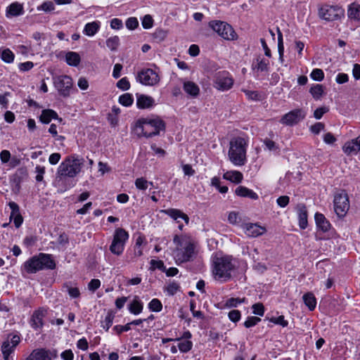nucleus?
I'll use <instances>...</instances> for the list:
<instances>
[{
  "mask_svg": "<svg viewBox=\"0 0 360 360\" xmlns=\"http://www.w3.org/2000/svg\"><path fill=\"white\" fill-rule=\"evenodd\" d=\"M63 288L71 298H77L80 296V291L77 287L72 286L70 283H65Z\"/></svg>",
  "mask_w": 360,
  "mask_h": 360,
  "instance_id": "38",
  "label": "nucleus"
},
{
  "mask_svg": "<svg viewBox=\"0 0 360 360\" xmlns=\"http://www.w3.org/2000/svg\"><path fill=\"white\" fill-rule=\"evenodd\" d=\"M253 314L262 316L264 314V307L262 303L254 304L252 307Z\"/></svg>",
  "mask_w": 360,
  "mask_h": 360,
  "instance_id": "57",
  "label": "nucleus"
},
{
  "mask_svg": "<svg viewBox=\"0 0 360 360\" xmlns=\"http://www.w3.org/2000/svg\"><path fill=\"white\" fill-rule=\"evenodd\" d=\"M176 340L180 341L178 345V348L181 352L186 353L192 349L193 342L191 340H182L181 338H178Z\"/></svg>",
  "mask_w": 360,
  "mask_h": 360,
  "instance_id": "39",
  "label": "nucleus"
},
{
  "mask_svg": "<svg viewBox=\"0 0 360 360\" xmlns=\"http://www.w3.org/2000/svg\"><path fill=\"white\" fill-rule=\"evenodd\" d=\"M305 305L309 311H314L316 306V299L312 292H307L302 297Z\"/></svg>",
  "mask_w": 360,
  "mask_h": 360,
  "instance_id": "35",
  "label": "nucleus"
},
{
  "mask_svg": "<svg viewBox=\"0 0 360 360\" xmlns=\"http://www.w3.org/2000/svg\"><path fill=\"white\" fill-rule=\"evenodd\" d=\"M139 25V21L136 18L131 17L127 20L126 21V27L129 30H134Z\"/></svg>",
  "mask_w": 360,
  "mask_h": 360,
  "instance_id": "62",
  "label": "nucleus"
},
{
  "mask_svg": "<svg viewBox=\"0 0 360 360\" xmlns=\"http://www.w3.org/2000/svg\"><path fill=\"white\" fill-rule=\"evenodd\" d=\"M236 194L240 197H247L252 200H257L258 195L252 190L245 186H238L235 191Z\"/></svg>",
  "mask_w": 360,
  "mask_h": 360,
  "instance_id": "29",
  "label": "nucleus"
},
{
  "mask_svg": "<svg viewBox=\"0 0 360 360\" xmlns=\"http://www.w3.org/2000/svg\"><path fill=\"white\" fill-rule=\"evenodd\" d=\"M278 51L279 54V60L283 63V54H284V46L283 42V36L279 29H278Z\"/></svg>",
  "mask_w": 360,
  "mask_h": 360,
  "instance_id": "48",
  "label": "nucleus"
},
{
  "mask_svg": "<svg viewBox=\"0 0 360 360\" xmlns=\"http://www.w3.org/2000/svg\"><path fill=\"white\" fill-rule=\"evenodd\" d=\"M263 143L266 147V149H268L270 151H279V147L272 140L269 139H265L263 141Z\"/></svg>",
  "mask_w": 360,
  "mask_h": 360,
  "instance_id": "53",
  "label": "nucleus"
},
{
  "mask_svg": "<svg viewBox=\"0 0 360 360\" xmlns=\"http://www.w3.org/2000/svg\"><path fill=\"white\" fill-rule=\"evenodd\" d=\"M248 141L242 137L232 139L228 151L229 160L236 167H242L247 162Z\"/></svg>",
  "mask_w": 360,
  "mask_h": 360,
  "instance_id": "3",
  "label": "nucleus"
},
{
  "mask_svg": "<svg viewBox=\"0 0 360 360\" xmlns=\"http://www.w3.org/2000/svg\"><path fill=\"white\" fill-rule=\"evenodd\" d=\"M150 265V271H154L158 269L163 272L165 270V266L162 260L151 259Z\"/></svg>",
  "mask_w": 360,
  "mask_h": 360,
  "instance_id": "49",
  "label": "nucleus"
},
{
  "mask_svg": "<svg viewBox=\"0 0 360 360\" xmlns=\"http://www.w3.org/2000/svg\"><path fill=\"white\" fill-rule=\"evenodd\" d=\"M245 300H246L245 298L240 299L238 297H236V298L231 297V298L226 300V301L225 302L224 307H226V308L236 307L238 304H240L241 303H245Z\"/></svg>",
  "mask_w": 360,
  "mask_h": 360,
  "instance_id": "40",
  "label": "nucleus"
},
{
  "mask_svg": "<svg viewBox=\"0 0 360 360\" xmlns=\"http://www.w3.org/2000/svg\"><path fill=\"white\" fill-rule=\"evenodd\" d=\"M65 61L69 65L77 67L80 63L81 58L78 53L69 51L65 55Z\"/></svg>",
  "mask_w": 360,
  "mask_h": 360,
  "instance_id": "31",
  "label": "nucleus"
},
{
  "mask_svg": "<svg viewBox=\"0 0 360 360\" xmlns=\"http://www.w3.org/2000/svg\"><path fill=\"white\" fill-rule=\"evenodd\" d=\"M247 98L252 101H259L260 100V96L259 93L256 91H249V90H243Z\"/></svg>",
  "mask_w": 360,
  "mask_h": 360,
  "instance_id": "59",
  "label": "nucleus"
},
{
  "mask_svg": "<svg viewBox=\"0 0 360 360\" xmlns=\"http://www.w3.org/2000/svg\"><path fill=\"white\" fill-rule=\"evenodd\" d=\"M223 178L233 183L239 184L242 181L243 176L239 171L231 170L225 172L223 175Z\"/></svg>",
  "mask_w": 360,
  "mask_h": 360,
  "instance_id": "27",
  "label": "nucleus"
},
{
  "mask_svg": "<svg viewBox=\"0 0 360 360\" xmlns=\"http://www.w3.org/2000/svg\"><path fill=\"white\" fill-rule=\"evenodd\" d=\"M34 68V63L32 61H27L18 64V69L21 72H27Z\"/></svg>",
  "mask_w": 360,
  "mask_h": 360,
  "instance_id": "61",
  "label": "nucleus"
},
{
  "mask_svg": "<svg viewBox=\"0 0 360 360\" xmlns=\"http://www.w3.org/2000/svg\"><path fill=\"white\" fill-rule=\"evenodd\" d=\"M117 87L122 91H127L130 89V83L127 77H124L120 79L116 84Z\"/></svg>",
  "mask_w": 360,
  "mask_h": 360,
  "instance_id": "52",
  "label": "nucleus"
},
{
  "mask_svg": "<svg viewBox=\"0 0 360 360\" xmlns=\"http://www.w3.org/2000/svg\"><path fill=\"white\" fill-rule=\"evenodd\" d=\"M153 185V182L148 181L145 178H138L135 181V186L136 188L145 191L148 188V185Z\"/></svg>",
  "mask_w": 360,
  "mask_h": 360,
  "instance_id": "47",
  "label": "nucleus"
},
{
  "mask_svg": "<svg viewBox=\"0 0 360 360\" xmlns=\"http://www.w3.org/2000/svg\"><path fill=\"white\" fill-rule=\"evenodd\" d=\"M53 82L60 96L63 97L70 96L73 85L72 79L70 76L63 75L53 76Z\"/></svg>",
  "mask_w": 360,
  "mask_h": 360,
  "instance_id": "10",
  "label": "nucleus"
},
{
  "mask_svg": "<svg viewBox=\"0 0 360 360\" xmlns=\"http://www.w3.org/2000/svg\"><path fill=\"white\" fill-rule=\"evenodd\" d=\"M309 91L316 100H319L323 95V87L321 84H315L311 87Z\"/></svg>",
  "mask_w": 360,
  "mask_h": 360,
  "instance_id": "43",
  "label": "nucleus"
},
{
  "mask_svg": "<svg viewBox=\"0 0 360 360\" xmlns=\"http://www.w3.org/2000/svg\"><path fill=\"white\" fill-rule=\"evenodd\" d=\"M8 205L11 210L10 219H13L15 227L19 228L23 222V218L20 213L19 206L14 202H10Z\"/></svg>",
  "mask_w": 360,
  "mask_h": 360,
  "instance_id": "22",
  "label": "nucleus"
},
{
  "mask_svg": "<svg viewBox=\"0 0 360 360\" xmlns=\"http://www.w3.org/2000/svg\"><path fill=\"white\" fill-rule=\"evenodd\" d=\"M310 77L313 80L322 81L324 78V73L321 69L316 68L312 70L310 74Z\"/></svg>",
  "mask_w": 360,
  "mask_h": 360,
  "instance_id": "51",
  "label": "nucleus"
},
{
  "mask_svg": "<svg viewBox=\"0 0 360 360\" xmlns=\"http://www.w3.org/2000/svg\"><path fill=\"white\" fill-rule=\"evenodd\" d=\"M129 311L131 314L138 315L141 314L143 309V304L137 297H136L128 307Z\"/></svg>",
  "mask_w": 360,
  "mask_h": 360,
  "instance_id": "34",
  "label": "nucleus"
},
{
  "mask_svg": "<svg viewBox=\"0 0 360 360\" xmlns=\"http://www.w3.org/2000/svg\"><path fill=\"white\" fill-rule=\"evenodd\" d=\"M167 36V32L163 29H156L153 33V38L158 42L162 41Z\"/></svg>",
  "mask_w": 360,
  "mask_h": 360,
  "instance_id": "50",
  "label": "nucleus"
},
{
  "mask_svg": "<svg viewBox=\"0 0 360 360\" xmlns=\"http://www.w3.org/2000/svg\"><path fill=\"white\" fill-rule=\"evenodd\" d=\"M47 315V309L39 307L34 310L29 320L30 327L35 331H40L44 325V319Z\"/></svg>",
  "mask_w": 360,
  "mask_h": 360,
  "instance_id": "13",
  "label": "nucleus"
},
{
  "mask_svg": "<svg viewBox=\"0 0 360 360\" xmlns=\"http://www.w3.org/2000/svg\"><path fill=\"white\" fill-rule=\"evenodd\" d=\"M164 213H165L167 215L170 217L174 220L176 221L177 223H179V217H184L185 218V223L186 224H188L189 223V217L187 214L184 213L180 210L177 209H168L162 211Z\"/></svg>",
  "mask_w": 360,
  "mask_h": 360,
  "instance_id": "26",
  "label": "nucleus"
},
{
  "mask_svg": "<svg viewBox=\"0 0 360 360\" xmlns=\"http://www.w3.org/2000/svg\"><path fill=\"white\" fill-rule=\"evenodd\" d=\"M232 257L229 256H215L212 260V275L214 278L220 282H226L231 278L234 269Z\"/></svg>",
  "mask_w": 360,
  "mask_h": 360,
  "instance_id": "4",
  "label": "nucleus"
},
{
  "mask_svg": "<svg viewBox=\"0 0 360 360\" xmlns=\"http://www.w3.org/2000/svg\"><path fill=\"white\" fill-rule=\"evenodd\" d=\"M158 68H143L139 71L136 75V80L137 82L145 86H155L160 81V76Z\"/></svg>",
  "mask_w": 360,
  "mask_h": 360,
  "instance_id": "7",
  "label": "nucleus"
},
{
  "mask_svg": "<svg viewBox=\"0 0 360 360\" xmlns=\"http://www.w3.org/2000/svg\"><path fill=\"white\" fill-rule=\"evenodd\" d=\"M180 285L179 283L173 281H170L166 286L164 287V292L168 296L174 295L178 291L180 290Z\"/></svg>",
  "mask_w": 360,
  "mask_h": 360,
  "instance_id": "36",
  "label": "nucleus"
},
{
  "mask_svg": "<svg viewBox=\"0 0 360 360\" xmlns=\"http://www.w3.org/2000/svg\"><path fill=\"white\" fill-rule=\"evenodd\" d=\"M229 319L233 322H238L241 317V314L239 310L233 309L229 312Z\"/></svg>",
  "mask_w": 360,
  "mask_h": 360,
  "instance_id": "58",
  "label": "nucleus"
},
{
  "mask_svg": "<svg viewBox=\"0 0 360 360\" xmlns=\"http://www.w3.org/2000/svg\"><path fill=\"white\" fill-rule=\"evenodd\" d=\"M120 45V38L117 36H113L106 40V46L111 51H116Z\"/></svg>",
  "mask_w": 360,
  "mask_h": 360,
  "instance_id": "42",
  "label": "nucleus"
},
{
  "mask_svg": "<svg viewBox=\"0 0 360 360\" xmlns=\"http://www.w3.org/2000/svg\"><path fill=\"white\" fill-rule=\"evenodd\" d=\"M37 11H43L44 12L49 13L55 10L54 4L51 1H44L41 5L37 7Z\"/></svg>",
  "mask_w": 360,
  "mask_h": 360,
  "instance_id": "45",
  "label": "nucleus"
},
{
  "mask_svg": "<svg viewBox=\"0 0 360 360\" xmlns=\"http://www.w3.org/2000/svg\"><path fill=\"white\" fill-rule=\"evenodd\" d=\"M11 96V94L8 91L4 93L3 94H0V104L4 108H8V97Z\"/></svg>",
  "mask_w": 360,
  "mask_h": 360,
  "instance_id": "63",
  "label": "nucleus"
},
{
  "mask_svg": "<svg viewBox=\"0 0 360 360\" xmlns=\"http://www.w3.org/2000/svg\"><path fill=\"white\" fill-rule=\"evenodd\" d=\"M148 309L151 311L154 312H159L162 309V304L161 302L157 299L153 298L149 303H148Z\"/></svg>",
  "mask_w": 360,
  "mask_h": 360,
  "instance_id": "46",
  "label": "nucleus"
},
{
  "mask_svg": "<svg viewBox=\"0 0 360 360\" xmlns=\"http://www.w3.org/2000/svg\"><path fill=\"white\" fill-rule=\"evenodd\" d=\"M101 23L98 21L88 22L85 25L83 32L89 37L94 36L100 29Z\"/></svg>",
  "mask_w": 360,
  "mask_h": 360,
  "instance_id": "28",
  "label": "nucleus"
},
{
  "mask_svg": "<svg viewBox=\"0 0 360 360\" xmlns=\"http://www.w3.org/2000/svg\"><path fill=\"white\" fill-rule=\"evenodd\" d=\"M25 360H51V356L49 349L43 348L35 349Z\"/></svg>",
  "mask_w": 360,
  "mask_h": 360,
  "instance_id": "20",
  "label": "nucleus"
},
{
  "mask_svg": "<svg viewBox=\"0 0 360 360\" xmlns=\"http://www.w3.org/2000/svg\"><path fill=\"white\" fill-rule=\"evenodd\" d=\"M349 208L347 194L344 191L337 193L334 197V210L340 217H344Z\"/></svg>",
  "mask_w": 360,
  "mask_h": 360,
  "instance_id": "12",
  "label": "nucleus"
},
{
  "mask_svg": "<svg viewBox=\"0 0 360 360\" xmlns=\"http://www.w3.org/2000/svg\"><path fill=\"white\" fill-rule=\"evenodd\" d=\"M55 267L56 263L51 255L40 253L25 262L22 265V270L30 274H35L44 269H53Z\"/></svg>",
  "mask_w": 360,
  "mask_h": 360,
  "instance_id": "5",
  "label": "nucleus"
},
{
  "mask_svg": "<svg viewBox=\"0 0 360 360\" xmlns=\"http://www.w3.org/2000/svg\"><path fill=\"white\" fill-rule=\"evenodd\" d=\"M20 340L21 337L18 333L9 334L8 339L2 342L1 347L2 354H13Z\"/></svg>",
  "mask_w": 360,
  "mask_h": 360,
  "instance_id": "15",
  "label": "nucleus"
},
{
  "mask_svg": "<svg viewBox=\"0 0 360 360\" xmlns=\"http://www.w3.org/2000/svg\"><path fill=\"white\" fill-rule=\"evenodd\" d=\"M153 20L150 15H146L142 20V26L144 29H150L153 27Z\"/></svg>",
  "mask_w": 360,
  "mask_h": 360,
  "instance_id": "60",
  "label": "nucleus"
},
{
  "mask_svg": "<svg viewBox=\"0 0 360 360\" xmlns=\"http://www.w3.org/2000/svg\"><path fill=\"white\" fill-rule=\"evenodd\" d=\"M296 211L298 217L299 226L302 229H305L307 226V210L304 204H298L296 207Z\"/></svg>",
  "mask_w": 360,
  "mask_h": 360,
  "instance_id": "23",
  "label": "nucleus"
},
{
  "mask_svg": "<svg viewBox=\"0 0 360 360\" xmlns=\"http://www.w3.org/2000/svg\"><path fill=\"white\" fill-rule=\"evenodd\" d=\"M82 162L79 159H66L58 168L59 181H66L67 177L73 178L79 173Z\"/></svg>",
  "mask_w": 360,
  "mask_h": 360,
  "instance_id": "6",
  "label": "nucleus"
},
{
  "mask_svg": "<svg viewBox=\"0 0 360 360\" xmlns=\"http://www.w3.org/2000/svg\"><path fill=\"white\" fill-rule=\"evenodd\" d=\"M165 128V122L159 117H141L134 122L132 131L139 138H150L158 135Z\"/></svg>",
  "mask_w": 360,
  "mask_h": 360,
  "instance_id": "2",
  "label": "nucleus"
},
{
  "mask_svg": "<svg viewBox=\"0 0 360 360\" xmlns=\"http://www.w3.org/2000/svg\"><path fill=\"white\" fill-rule=\"evenodd\" d=\"M343 15L344 11L339 6L323 5L319 10V17L327 21L338 20Z\"/></svg>",
  "mask_w": 360,
  "mask_h": 360,
  "instance_id": "11",
  "label": "nucleus"
},
{
  "mask_svg": "<svg viewBox=\"0 0 360 360\" xmlns=\"http://www.w3.org/2000/svg\"><path fill=\"white\" fill-rule=\"evenodd\" d=\"M342 150L348 155L356 154L360 151V135L356 139L346 142Z\"/></svg>",
  "mask_w": 360,
  "mask_h": 360,
  "instance_id": "19",
  "label": "nucleus"
},
{
  "mask_svg": "<svg viewBox=\"0 0 360 360\" xmlns=\"http://www.w3.org/2000/svg\"><path fill=\"white\" fill-rule=\"evenodd\" d=\"M233 84V79L227 71H221L217 73L214 79V87L220 91H227Z\"/></svg>",
  "mask_w": 360,
  "mask_h": 360,
  "instance_id": "14",
  "label": "nucleus"
},
{
  "mask_svg": "<svg viewBox=\"0 0 360 360\" xmlns=\"http://www.w3.org/2000/svg\"><path fill=\"white\" fill-rule=\"evenodd\" d=\"M261 319L257 316H249L247 320L244 322V326L245 328H250L257 325Z\"/></svg>",
  "mask_w": 360,
  "mask_h": 360,
  "instance_id": "56",
  "label": "nucleus"
},
{
  "mask_svg": "<svg viewBox=\"0 0 360 360\" xmlns=\"http://www.w3.org/2000/svg\"><path fill=\"white\" fill-rule=\"evenodd\" d=\"M245 233L249 237H258L266 232V229L257 224H246L243 226Z\"/></svg>",
  "mask_w": 360,
  "mask_h": 360,
  "instance_id": "18",
  "label": "nucleus"
},
{
  "mask_svg": "<svg viewBox=\"0 0 360 360\" xmlns=\"http://www.w3.org/2000/svg\"><path fill=\"white\" fill-rule=\"evenodd\" d=\"M349 18L354 20H360V5L352 4L349 6L347 11Z\"/></svg>",
  "mask_w": 360,
  "mask_h": 360,
  "instance_id": "37",
  "label": "nucleus"
},
{
  "mask_svg": "<svg viewBox=\"0 0 360 360\" xmlns=\"http://www.w3.org/2000/svg\"><path fill=\"white\" fill-rule=\"evenodd\" d=\"M175 248L172 255L177 264L192 260L197 254V242L189 235H175L173 238Z\"/></svg>",
  "mask_w": 360,
  "mask_h": 360,
  "instance_id": "1",
  "label": "nucleus"
},
{
  "mask_svg": "<svg viewBox=\"0 0 360 360\" xmlns=\"http://www.w3.org/2000/svg\"><path fill=\"white\" fill-rule=\"evenodd\" d=\"M24 13L23 4L18 1H14L9 4L5 11V16L8 19L22 15Z\"/></svg>",
  "mask_w": 360,
  "mask_h": 360,
  "instance_id": "17",
  "label": "nucleus"
},
{
  "mask_svg": "<svg viewBox=\"0 0 360 360\" xmlns=\"http://www.w3.org/2000/svg\"><path fill=\"white\" fill-rule=\"evenodd\" d=\"M0 58L6 63H12L15 59V54L8 48H0Z\"/></svg>",
  "mask_w": 360,
  "mask_h": 360,
  "instance_id": "33",
  "label": "nucleus"
},
{
  "mask_svg": "<svg viewBox=\"0 0 360 360\" xmlns=\"http://www.w3.org/2000/svg\"><path fill=\"white\" fill-rule=\"evenodd\" d=\"M118 101L121 105L129 107L133 104L134 98L131 94L126 93L121 95Z\"/></svg>",
  "mask_w": 360,
  "mask_h": 360,
  "instance_id": "41",
  "label": "nucleus"
},
{
  "mask_svg": "<svg viewBox=\"0 0 360 360\" xmlns=\"http://www.w3.org/2000/svg\"><path fill=\"white\" fill-rule=\"evenodd\" d=\"M315 221L317 227L323 232L328 231L330 228V222L326 219L325 216L321 213H316Z\"/></svg>",
  "mask_w": 360,
  "mask_h": 360,
  "instance_id": "25",
  "label": "nucleus"
},
{
  "mask_svg": "<svg viewBox=\"0 0 360 360\" xmlns=\"http://www.w3.org/2000/svg\"><path fill=\"white\" fill-rule=\"evenodd\" d=\"M155 105L153 97L144 94L136 95V106L139 109L150 108Z\"/></svg>",
  "mask_w": 360,
  "mask_h": 360,
  "instance_id": "21",
  "label": "nucleus"
},
{
  "mask_svg": "<svg viewBox=\"0 0 360 360\" xmlns=\"http://www.w3.org/2000/svg\"><path fill=\"white\" fill-rule=\"evenodd\" d=\"M35 172L37 175L35 179L37 182H41L44 180V174H45V167L40 165H37L35 167Z\"/></svg>",
  "mask_w": 360,
  "mask_h": 360,
  "instance_id": "55",
  "label": "nucleus"
},
{
  "mask_svg": "<svg viewBox=\"0 0 360 360\" xmlns=\"http://www.w3.org/2000/svg\"><path fill=\"white\" fill-rule=\"evenodd\" d=\"M184 90L192 96H197L199 94L200 89L193 82L187 81L184 83Z\"/></svg>",
  "mask_w": 360,
  "mask_h": 360,
  "instance_id": "32",
  "label": "nucleus"
},
{
  "mask_svg": "<svg viewBox=\"0 0 360 360\" xmlns=\"http://www.w3.org/2000/svg\"><path fill=\"white\" fill-rule=\"evenodd\" d=\"M129 238L128 233L122 228L115 230L113 239L110 245V251L117 256L121 255L124 250L125 243Z\"/></svg>",
  "mask_w": 360,
  "mask_h": 360,
  "instance_id": "8",
  "label": "nucleus"
},
{
  "mask_svg": "<svg viewBox=\"0 0 360 360\" xmlns=\"http://www.w3.org/2000/svg\"><path fill=\"white\" fill-rule=\"evenodd\" d=\"M39 118L42 123L49 124L51 120L58 119V114L51 109L43 110Z\"/></svg>",
  "mask_w": 360,
  "mask_h": 360,
  "instance_id": "30",
  "label": "nucleus"
},
{
  "mask_svg": "<svg viewBox=\"0 0 360 360\" xmlns=\"http://www.w3.org/2000/svg\"><path fill=\"white\" fill-rule=\"evenodd\" d=\"M252 68L257 72H269V60L264 57L259 56L252 62Z\"/></svg>",
  "mask_w": 360,
  "mask_h": 360,
  "instance_id": "24",
  "label": "nucleus"
},
{
  "mask_svg": "<svg viewBox=\"0 0 360 360\" xmlns=\"http://www.w3.org/2000/svg\"><path fill=\"white\" fill-rule=\"evenodd\" d=\"M228 221L232 224H238L240 221L238 213L235 211L230 212L228 215Z\"/></svg>",
  "mask_w": 360,
  "mask_h": 360,
  "instance_id": "64",
  "label": "nucleus"
},
{
  "mask_svg": "<svg viewBox=\"0 0 360 360\" xmlns=\"http://www.w3.org/2000/svg\"><path fill=\"white\" fill-rule=\"evenodd\" d=\"M209 25L214 32L224 39L234 40L237 38V34L233 27L225 22L213 20L209 23Z\"/></svg>",
  "mask_w": 360,
  "mask_h": 360,
  "instance_id": "9",
  "label": "nucleus"
},
{
  "mask_svg": "<svg viewBox=\"0 0 360 360\" xmlns=\"http://www.w3.org/2000/svg\"><path fill=\"white\" fill-rule=\"evenodd\" d=\"M269 321L274 324L280 325L283 327H286L288 325V321L285 320L284 316L282 315L278 317H271L269 319Z\"/></svg>",
  "mask_w": 360,
  "mask_h": 360,
  "instance_id": "54",
  "label": "nucleus"
},
{
  "mask_svg": "<svg viewBox=\"0 0 360 360\" xmlns=\"http://www.w3.org/2000/svg\"><path fill=\"white\" fill-rule=\"evenodd\" d=\"M114 318L115 315L111 312H108L104 320L101 322V327L108 331L112 325Z\"/></svg>",
  "mask_w": 360,
  "mask_h": 360,
  "instance_id": "44",
  "label": "nucleus"
},
{
  "mask_svg": "<svg viewBox=\"0 0 360 360\" xmlns=\"http://www.w3.org/2000/svg\"><path fill=\"white\" fill-rule=\"evenodd\" d=\"M305 115L306 114L302 110L296 109L283 115L281 120V123L292 126L302 120Z\"/></svg>",
  "mask_w": 360,
  "mask_h": 360,
  "instance_id": "16",
  "label": "nucleus"
}]
</instances>
